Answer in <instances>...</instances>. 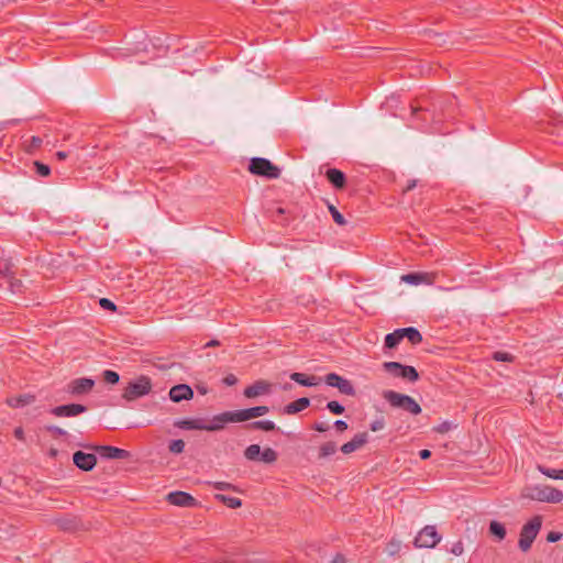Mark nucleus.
<instances>
[{
  "mask_svg": "<svg viewBox=\"0 0 563 563\" xmlns=\"http://www.w3.org/2000/svg\"><path fill=\"white\" fill-rule=\"evenodd\" d=\"M521 498L539 503L559 504L563 500V493L552 486L538 484L525 487L521 492Z\"/></svg>",
  "mask_w": 563,
  "mask_h": 563,
  "instance_id": "f257e3e1",
  "label": "nucleus"
},
{
  "mask_svg": "<svg viewBox=\"0 0 563 563\" xmlns=\"http://www.w3.org/2000/svg\"><path fill=\"white\" fill-rule=\"evenodd\" d=\"M542 526V517L537 515L526 522L520 531L518 547L522 552L530 550Z\"/></svg>",
  "mask_w": 563,
  "mask_h": 563,
  "instance_id": "f03ea898",
  "label": "nucleus"
},
{
  "mask_svg": "<svg viewBox=\"0 0 563 563\" xmlns=\"http://www.w3.org/2000/svg\"><path fill=\"white\" fill-rule=\"evenodd\" d=\"M384 398L395 408H400L411 415H419L421 412L420 405L410 396L399 394L394 390H386Z\"/></svg>",
  "mask_w": 563,
  "mask_h": 563,
  "instance_id": "7ed1b4c3",
  "label": "nucleus"
},
{
  "mask_svg": "<svg viewBox=\"0 0 563 563\" xmlns=\"http://www.w3.org/2000/svg\"><path fill=\"white\" fill-rule=\"evenodd\" d=\"M249 169L254 175L264 176L271 179L278 178L280 175V169L263 157L252 158Z\"/></svg>",
  "mask_w": 563,
  "mask_h": 563,
  "instance_id": "20e7f679",
  "label": "nucleus"
},
{
  "mask_svg": "<svg viewBox=\"0 0 563 563\" xmlns=\"http://www.w3.org/2000/svg\"><path fill=\"white\" fill-rule=\"evenodd\" d=\"M152 389V383L148 377L141 376L124 388L123 398L133 400L147 395Z\"/></svg>",
  "mask_w": 563,
  "mask_h": 563,
  "instance_id": "39448f33",
  "label": "nucleus"
},
{
  "mask_svg": "<svg viewBox=\"0 0 563 563\" xmlns=\"http://www.w3.org/2000/svg\"><path fill=\"white\" fill-rule=\"evenodd\" d=\"M441 539L442 538L438 533L435 526H426L415 538V547L420 549H431L434 548Z\"/></svg>",
  "mask_w": 563,
  "mask_h": 563,
  "instance_id": "423d86ee",
  "label": "nucleus"
},
{
  "mask_svg": "<svg viewBox=\"0 0 563 563\" xmlns=\"http://www.w3.org/2000/svg\"><path fill=\"white\" fill-rule=\"evenodd\" d=\"M384 368L395 377L404 378L408 382H416L419 378L417 369L409 365H402L398 362H385Z\"/></svg>",
  "mask_w": 563,
  "mask_h": 563,
  "instance_id": "0eeeda50",
  "label": "nucleus"
},
{
  "mask_svg": "<svg viewBox=\"0 0 563 563\" xmlns=\"http://www.w3.org/2000/svg\"><path fill=\"white\" fill-rule=\"evenodd\" d=\"M324 382L328 386L338 388L339 391L343 395H346V396L355 395V388H354L353 384L349 379H346L335 373L328 374L324 378Z\"/></svg>",
  "mask_w": 563,
  "mask_h": 563,
  "instance_id": "6e6552de",
  "label": "nucleus"
},
{
  "mask_svg": "<svg viewBox=\"0 0 563 563\" xmlns=\"http://www.w3.org/2000/svg\"><path fill=\"white\" fill-rule=\"evenodd\" d=\"M239 422L236 410L225 411L219 413L212 418L210 422H207V431H218L224 428L227 423Z\"/></svg>",
  "mask_w": 563,
  "mask_h": 563,
  "instance_id": "1a4fd4ad",
  "label": "nucleus"
},
{
  "mask_svg": "<svg viewBox=\"0 0 563 563\" xmlns=\"http://www.w3.org/2000/svg\"><path fill=\"white\" fill-rule=\"evenodd\" d=\"M95 386V380L87 377L73 379L67 385V391L73 396H80L88 394Z\"/></svg>",
  "mask_w": 563,
  "mask_h": 563,
  "instance_id": "9d476101",
  "label": "nucleus"
},
{
  "mask_svg": "<svg viewBox=\"0 0 563 563\" xmlns=\"http://www.w3.org/2000/svg\"><path fill=\"white\" fill-rule=\"evenodd\" d=\"M87 411L84 405L69 404L52 408L51 413L55 417H76Z\"/></svg>",
  "mask_w": 563,
  "mask_h": 563,
  "instance_id": "9b49d317",
  "label": "nucleus"
},
{
  "mask_svg": "<svg viewBox=\"0 0 563 563\" xmlns=\"http://www.w3.org/2000/svg\"><path fill=\"white\" fill-rule=\"evenodd\" d=\"M73 461L78 468L91 471L97 463V457L95 454L77 451L74 453Z\"/></svg>",
  "mask_w": 563,
  "mask_h": 563,
  "instance_id": "f8f14e48",
  "label": "nucleus"
},
{
  "mask_svg": "<svg viewBox=\"0 0 563 563\" xmlns=\"http://www.w3.org/2000/svg\"><path fill=\"white\" fill-rule=\"evenodd\" d=\"M368 441V433L367 432H360L355 434L351 441L344 443L341 446V452L343 454H350L357 450H360L363 445H365Z\"/></svg>",
  "mask_w": 563,
  "mask_h": 563,
  "instance_id": "ddd939ff",
  "label": "nucleus"
},
{
  "mask_svg": "<svg viewBox=\"0 0 563 563\" xmlns=\"http://www.w3.org/2000/svg\"><path fill=\"white\" fill-rule=\"evenodd\" d=\"M169 504L179 507H192L196 505V499L185 492H173L167 495Z\"/></svg>",
  "mask_w": 563,
  "mask_h": 563,
  "instance_id": "4468645a",
  "label": "nucleus"
},
{
  "mask_svg": "<svg viewBox=\"0 0 563 563\" xmlns=\"http://www.w3.org/2000/svg\"><path fill=\"white\" fill-rule=\"evenodd\" d=\"M194 397V391L190 386L186 384H179L173 386L169 390V398L174 402H180L181 400H189Z\"/></svg>",
  "mask_w": 563,
  "mask_h": 563,
  "instance_id": "2eb2a0df",
  "label": "nucleus"
},
{
  "mask_svg": "<svg viewBox=\"0 0 563 563\" xmlns=\"http://www.w3.org/2000/svg\"><path fill=\"white\" fill-rule=\"evenodd\" d=\"M269 411L267 406H256L247 409L236 410L239 422L247 421L253 418L262 417Z\"/></svg>",
  "mask_w": 563,
  "mask_h": 563,
  "instance_id": "dca6fc26",
  "label": "nucleus"
},
{
  "mask_svg": "<svg viewBox=\"0 0 563 563\" xmlns=\"http://www.w3.org/2000/svg\"><path fill=\"white\" fill-rule=\"evenodd\" d=\"M271 384L265 380H257L253 385L244 389V396L247 398H255L257 396L268 394Z\"/></svg>",
  "mask_w": 563,
  "mask_h": 563,
  "instance_id": "f3484780",
  "label": "nucleus"
},
{
  "mask_svg": "<svg viewBox=\"0 0 563 563\" xmlns=\"http://www.w3.org/2000/svg\"><path fill=\"white\" fill-rule=\"evenodd\" d=\"M97 451L102 457L106 459H124L128 456V452L123 449H119L111 445H101L97 448Z\"/></svg>",
  "mask_w": 563,
  "mask_h": 563,
  "instance_id": "a211bd4d",
  "label": "nucleus"
},
{
  "mask_svg": "<svg viewBox=\"0 0 563 563\" xmlns=\"http://www.w3.org/2000/svg\"><path fill=\"white\" fill-rule=\"evenodd\" d=\"M175 426L183 430H205L207 431V422L203 419H183L175 422Z\"/></svg>",
  "mask_w": 563,
  "mask_h": 563,
  "instance_id": "6ab92c4d",
  "label": "nucleus"
},
{
  "mask_svg": "<svg viewBox=\"0 0 563 563\" xmlns=\"http://www.w3.org/2000/svg\"><path fill=\"white\" fill-rule=\"evenodd\" d=\"M35 400V397L30 394L19 395V396H11L7 398V405L12 408H23L30 404H32Z\"/></svg>",
  "mask_w": 563,
  "mask_h": 563,
  "instance_id": "aec40b11",
  "label": "nucleus"
},
{
  "mask_svg": "<svg viewBox=\"0 0 563 563\" xmlns=\"http://www.w3.org/2000/svg\"><path fill=\"white\" fill-rule=\"evenodd\" d=\"M310 405V400L307 397H301L288 405L285 406L284 412L287 415H295L308 408Z\"/></svg>",
  "mask_w": 563,
  "mask_h": 563,
  "instance_id": "412c9836",
  "label": "nucleus"
},
{
  "mask_svg": "<svg viewBox=\"0 0 563 563\" xmlns=\"http://www.w3.org/2000/svg\"><path fill=\"white\" fill-rule=\"evenodd\" d=\"M290 379H292L294 382L298 383L299 385L306 386V387L317 386L320 382V378H318L316 376H308L303 373H292L290 375Z\"/></svg>",
  "mask_w": 563,
  "mask_h": 563,
  "instance_id": "4be33fe9",
  "label": "nucleus"
},
{
  "mask_svg": "<svg viewBox=\"0 0 563 563\" xmlns=\"http://www.w3.org/2000/svg\"><path fill=\"white\" fill-rule=\"evenodd\" d=\"M327 178L335 188H343L345 185V175L336 168H329Z\"/></svg>",
  "mask_w": 563,
  "mask_h": 563,
  "instance_id": "5701e85b",
  "label": "nucleus"
},
{
  "mask_svg": "<svg viewBox=\"0 0 563 563\" xmlns=\"http://www.w3.org/2000/svg\"><path fill=\"white\" fill-rule=\"evenodd\" d=\"M400 334H401L402 339H405V338L408 339V341L412 344H419L422 341V335L413 327L401 328Z\"/></svg>",
  "mask_w": 563,
  "mask_h": 563,
  "instance_id": "b1692460",
  "label": "nucleus"
},
{
  "mask_svg": "<svg viewBox=\"0 0 563 563\" xmlns=\"http://www.w3.org/2000/svg\"><path fill=\"white\" fill-rule=\"evenodd\" d=\"M489 532L494 537H496L499 541L504 540L506 537V528L505 526L496 520L490 521L489 523Z\"/></svg>",
  "mask_w": 563,
  "mask_h": 563,
  "instance_id": "393cba45",
  "label": "nucleus"
},
{
  "mask_svg": "<svg viewBox=\"0 0 563 563\" xmlns=\"http://www.w3.org/2000/svg\"><path fill=\"white\" fill-rule=\"evenodd\" d=\"M401 340L402 336L400 334V329H397L385 336V346L388 349H394L399 344Z\"/></svg>",
  "mask_w": 563,
  "mask_h": 563,
  "instance_id": "a878e982",
  "label": "nucleus"
},
{
  "mask_svg": "<svg viewBox=\"0 0 563 563\" xmlns=\"http://www.w3.org/2000/svg\"><path fill=\"white\" fill-rule=\"evenodd\" d=\"M426 278H427V275H424V274L410 273V274L404 275L401 277V280L409 285L417 286V285L424 283Z\"/></svg>",
  "mask_w": 563,
  "mask_h": 563,
  "instance_id": "bb28decb",
  "label": "nucleus"
},
{
  "mask_svg": "<svg viewBox=\"0 0 563 563\" xmlns=\"http://www.w3.org/2000/svg\"><path fill=\"white\" fill-rule=\"evenodd\" d=\"M261 446L258 444H251L244 451V456L249 461H260L261 456Z\"/></svg>",
  "mask_w": 563,
  "mask_h": 563,
  "instance_id": "cd10ccee",
  "label": "nucleus"
},
{
  "mask_svg": "<svg viewBox=\"0 0 563 563\" xmlns=\"http://www.w3.org/2000/svg\"><path fill=\"white\" fill-rule=\"evenodd\" d=\"M216 498L220 501H222L223 504H225L229 508H232V509H235V508H239L241 507L242 505V501L241 499L236 498V497H230V496H225V495H221V494H218L216 495Z\"/></svg>",
  "mask_w": 563,
  "mask_h": 563,
  "instance_id": "c85d7f7f",
  "label": "nucleus"
},
{
  "mask_svg": "<svg viewBox=\"0 0 563 563\" xmlns=\"http://www.w3.org/2000/svg\"><path fill=\"white\" fill-rule=\"evenodd\" d=\"M250 428L260 429V430H264V431H273L276 429V424L272 420H260V421L252 422L250 424Z\"/></svg>",
  "mask_w": 563,
  "mask_h": 563,
  "instance_id": "c756f323",
  "label": "nucleus"
},
{
  "mask_svg": "<svg viewBox=\"0 0 563 563\" xmlns=\"http://www.w3.org/2000/svg\"><path fill=\"white\" fill-rule=\"evenodd\" d=\"M277 460V453L271 448H266L261 452L260 461L264 463H274Z\"/></svg>",
  "mask_w": 563,
  "mask_h": 563,
  "instance_id": "7c9ffc66",
  "label": "nucleus"
},
{
  "mask_svg": "<svg viewBox=\"0 0 563 563\" xmlns=\"http://www.w3.org/2000/svg\"><path fill=\"white\" fill-rule=\"evenodd\" d=\"M336 451V445L333 442H327L320 448V456L327 457L334 454Z\"/></svg>",
  "mask_w": 563,
  "mask_h": 563,
  "instance_id": "2f4dec72",
  "label": "nucleus"
},
{
  "mask_svg": "<svg viewBox=\"0 0 563 563\" xmlns=\"http://www.w3.org/2000/svg\"><path fill=\"white\" fill-rule=\"evenodd\" d=\"M168 449L174 454H179L184 452L185 442L180 439L170 441Z\"/></svg>",
  "mask_w": 563,
  "mask_h": 563,
  "instance_id": "473e14b6",
  "label": "nucleus"
},
{
  "mask_svg": "<svg viewBox=\"0 0 563 563\" xmlns=\"http://www.w3.org/2000/svg\"><path fill=\"white\" fill-rule=\"evenodd\" d=\"M34 167H35L36 174L42 176V177H46L51 173L49 166L46 165V164H43L41 162H34Z\"/></svg>",
  "mask_w": 563,
  "mask_h": 563,
  "instance_id": "72a5a7b5",
  "label": "nucleus"
},
{
  "mask_svg": "<svg viewBox=\"0 0 563 563\" xmlns=\"http://www.w3.org/2000/svg\"><path fill=\"white\" fill-rule=\"evenodd\" d=\"M103 379L108 383V384H117L120 379V376L117 372L114 371H111V369H106L103 372Z\"/></svg>",
  "mask_w": 563,
  "mask_h": 563,
  "instance_id": "f704fd0d",
  "label": "nucleus"
},
{
  "mask_svg": "<svg viewBox=\"0 0 563 563\" xmlns=\"http://www.w3.org/2000/svg\"><path fill=\"white\" fill-rule=\"evenodd\" d=\"M209 485L218 490H236L235 486L228 482H212Z\"/></svg>",
  "mask_w": 563,
  "mask_h": 563,
  "instance_id": "c9c22d12",
  "label": "nucleus"
},
{
  "mask_svg": "<svg viewBox=\"0 0 563 563\" xmlns=\"http://www.w3.org/2000/svg\"><path fill=\"white\" fill-rule=\"evenodd\" d=\"M538 471L540 473H542L543 475H545L547 477L549 478H552V479H558V471L559 470H555V468H549V467H545L543 465H538Z\"/></svg>",
  "mask_w": 563,
  "mask_h": 563,
  "instance_id": "e433bc0d",
  "label": "nucleus"
},
{
  "mask_svg": "<svg viewBox=\"0 0 563 563\" xmlns=\"http://www.w3.org/2000/svg\"><path fill=\"white\" fill-rule=\"evenodd\" d=\"M329 210H330V213L336 224H339V225L345 224L344 217L339 212V210L335 207L330 206Z\"/></svg>",
  "mask_w": 563,
  "mask_h": 563,
  "instance_id": "4c0bfd02",
  "label": "nucleus"
},
{
  "mask_svg": "<svg viewBox=\"0 0 563 563\" xmlns=\"http://www.w3.org/2000/svg\"><path fill=\"white\" fill-rule=\"evenodd\" d=\"M327 408L334 415H342L344 412V407L334 400L329 401Z\"/></svg>",
  "mask_w": 563,
  "mask_h": 563,
  "instance_id": "58836bf2",
  "label": "nucleus"
},
{
  "mask_svg": "<svg viewBox=\"0 0 563 563\" xmlns=\"http://www.w3.org/2000/svg\"><path fill=\"white\" fill-rule=\"evenodd\" d=\"M493 358L497 362H510L512 361V355L507 352H495L493 354Z\"/></svg>",
  "mask_w": 563,
  "mask_h": 563,
  "instance_id": "ea45409f",
  "label": "nucleus"
},
{
  "mask_svg": "<svg viewBox=\"0 0 563 563\" xmlns=\"http://www.w3.org/2000/svg\"><path fill=\"white\" fill-rule=\"evenodd\" d=\"M450 552L456 556H460L464 552V544L462 541H457L452 544Z\"/></svg>",
  "mask_w": 563,
  "mask_h": 563,
  "instance_id": "a19ab883",
  "label": "nucleus"
},
{
  "mask_svg": "<svg viewBox=\"0 0 563 563\" xmlns=\"http://www.w3.org/2000/svg\"><path fill=\"white\" fill-rule=\"evenodd\" d=\"M99 305L106 310L114 311L117 309V306L108 298H101Z\"/></svg>",
  "mask_w": 563,
  "mask_h": 563,
  "instance_id": "79ce46f5",
  "label": "nucleus"
},
{
  "mask_svg": "<svg viewBox=\"0 0 563 563\" xmlns=\"http://www.w3.org/2000/svg\"><path fill=\"white\" fill-rule=\"evenodd\" d=\"M384 427H385V420H384V418H378V419L374 420V421L371 423V426H369L371 430H372V431H374V432L379 431V430H383V429H384Z\"/></svg>",
  "mask_w": 563,
  "mask_h": 563,
  "instance_id": "37998d69",
  "label": "nucleus"
},
{
  "mask_svg": "<svg viewBox=\"0 0 563 563\" xmlns=\"http://www.w3.org/2000/svg\"><path fill=\"white\" fill-rule=\"evenodd\" d=\"M561 539H562V533H560V532L551 531V532H549V533H548V536H547V540H548L549 542H551V543H553V542H558V541H559V540H561Z\"/></svg>",
  "mask_w": 563,
  "mask_h": 563,
  "instance_id": "c03bdc74",
  "label": "nucleus"
},
{
  "mask_svg": "<svg viewBox=\"0 0 563 563\" xmlns=\"http://www.w3.org/2000/svg\"><path fill=\"white\" fill-rule=\"evenodd\" d=\"M223 383L227 385V386H233L238 383V378L235 375L233 374H229L227 375L224 378H223Z\"/></svg>",
  "mask_w": 563,
  "mask_h": 563,
  "instance_id": "a18cd8bd",
  "label": "nucleus"
},
{
  "mask_svg": "<svg viewBox=\"0 0 563 563\" xmlns=\"http://www.w3.org/2000/svg\"><path fill=\"white\" fill-rule=\"evenodd\" d=\"M47 430L56 435H65L67 433L64 429H62L57 426H49V427H47Z\"/></svg>",
  "mask_w": 563,
  "mask_h": 563,
  "instance_id": "49530a36",
  "label": "nucleus"
},
{
  "mask_svg": "<svg viewBox=\"0 0 563 563\" xmlns=\"http://www.w3.org/2000/svg\"><path fill=\"white\" fill-rule=\"evenodd\" d=\"M313 428L318 432H325L329 429V424L327 422H316Z\"/></svg>",
  "mask_w": 563,
  "mask_h": 563,
  "instance_id": "de8ad7c7",
  "label": "nucleus"
},
{
  "mask_svg": "<svg viewBox=\"0 0 563 563\" xmlns=\"http://www.w3.org/2000/svg\"><path fill=\"white\" fill-rule=\"evenodd\" d=\"M452 428V423L449 421L442 422L437 430L441 433L448 432Z\"/></svg>",
  "mask_w": 563,
  "mask_h": 563,
  "instance_id": "09e8293b",
  "label": "nucleus"
},
{
  "mask_svg": "<svg viewBox=\"0 0 563 563\" xmlns=\"http://www.w3.org/2000/svg\"><path fill=\"white\" fill-rule=\"evenodd\" d=\"M334 427L339 430V431H344L347 429V423L344 421V420H336L334 422Z\"/></svg>",
  "mask_w": 563,
  "mask_h": 563,
  "instance_id": "8fccbe9b",
  "label": "nucleus"
},
{
  "mask_svg": "<svg viewBox=\"0 0 563 563\" xmlns=\"http://www.w3.org/2000/svg\"><path fill=\"white\" fill-rule=\"evenodd\" d=\"M14 437L20 441H24V439H25L24 431L21 427H18L14 429Z\"/></svg>",
  "mask_w": 563,
  "mask_h": 563,
  "instance_id": "3c124183",
  "label": "nucleus"
},
{
  "mask_svg": "<svg viewBox=\"0 0 563 563\" xmlns=\"http://www.w3.org/2000/svg\"><path fill=\"white\" fill-rule=\"evenodd\" d=\"M419 456H420L422 460H427V459H429V457L431 456V452H430L429 450H427V449L421 450V451L419 452Z\"/></svg>",
  "mask_w": 563,
  "mask_h": 563,
  "instance_id": "603ef678",
  "label": "nucleus"
},
{
  "mask_svg": "<svg viewBox=\"0 0 563 563\" xmlns=\"http://www.w3.org/2000/svg\"><path fill=\"white\" fill-rule=\"evenodd\" d=\"M56 157H57V159L63 161V159H65L67 157V153L63 152V151H59V152L56 153Z\"/></svg>",
  "mask_w": 563,
  "mask_h": 563,
  "instance_id": "864d4df0",
  "label": "nucleus"
},
{
  "mask_svg": "<svg viewBox=\"0 0 563 563\" xmlns=\"http://www.w3.org/2000/svg\"><path fill=\"white\" fill-rule=\"evenodd\" d=\"M344 562H345L344 558H343L342 555H340V554H338V555L333 559V561H332V563H344Z\"/></svg>",
  "mask_w": 563,
  "mask_h": 563,
  "instance_id": "5fc2aeb1",
  "label": "nucleus"
},
{
  "mask_svg": "<svg viewBox=\"0 0 563 563\" xmlns=\"http://www.w3.org/2000/svg\"><path fill=\"white\" fill-rule=\"evenodd\" d=\"M415 187H416V181H415V180H412V181H410V183L408 184V186H407L406 190H411V189H413Z\"/></svg>",
  "mask_w": 563,
  "mask_h": 563,
  "instance_id": "6e6d98bb",
  "label": "nucleus"
},
{
  "mask_svg": "<svg viewBox=\"0 0 563 563\" xmlns=\"http://www.w3.org/2000/svg\"><path fill=\"white\" fill-rule=\"evenodd\" d=\"M558 479L563 481V468L558 471Z\"/></svg>",
  "mask_w": 563,
  "mask_h": 563,
  "instance_id": "4d7b16f0",
  "label": "nucleus"
},
{
  "mask_svg": "<svg viewBox=\"0 0 563 563\" xmlns=\"http://www.w3.org/2000/svg\"><path fill=\"white\" fill-rule=\"evenodd\" d=\"M217 344H218V342L212 340V341L208 342L206 345L207 346H213V345H217Z\"/></svg>",
  "mask_w": 563,
  "mask_h": 563,
  "instance_id": "13d9d810",
  "label": "nucleus"
},
{
  "mask_svg": "<svg viewBox=\"0 0 563 563\" xmlns=\"http://www.w3.org/2000/svg\"><path fill=\"white\" fill-rule=\"evenodd\" d=\"M290 388H291V385H290V384H286V385H284V386H283V389H284V390H288V389H290Z\"/></svg>",
  "mask_w": 563,
  "mask_h": 563,
  "instance_id": "bf43d9fd",
  "label": "nucleus"
},
{
  "mask_svg": "<svg viewBox=\"0 0 563 563\" xmlns=\"http://www.w3.org/2000/svg\"><path fill=\"white\" fill-rule=\"evenodd\" d=\"M33 142H34L35 144H40V143H41V139H40V137H33Z\"/></svg>",
  "mask_w": 563,
  "mask_h": 563,
  "instance_id": "052dcab7",
  "label": "nucleus"
}]
</instances>
